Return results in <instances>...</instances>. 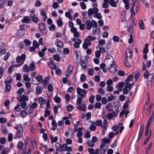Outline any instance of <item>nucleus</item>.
<instances>
[{
	"mask_svg": "<svg viewBox=\"0 0 154 154\" xmlns=\"http://www.w3.org/2000/svg\"><path fill=\"white\" fill-rule=\"evenodd\" d=\"M15 128L17 130V132L16 134V136L14 137V138L17 139V138H19L22 137L23 132V126L21 125H19L15 127Z\"/></svg>",
	"mask_w": 154,
	"mask_h": 154,
	"instance_id": "1",
	"label": "nucleus"
},
{
	"mask_svg": "<svg viewBox=\"0 0 154 154\" xmlns=\"http://www.w3.org/2000/svg\"><path fill=\"white\" fill-rule=\"evenodd\" d=\"M77 92L79 95L78 97H79L80 95L81 97H83L85 96L87 91L84 89H82L79 87H78L77 88Z\"/></svg>",
	"mask_w": 154,
	"mask_h": 154,
	"instance_id": "2",
	"label": "nucleus"
},
{
	"mask_svg": "<svg viewBox=\"0 0 154 154\" xmlns=\"http://www.w3.org/2000/svg\"><path fill=\"white\" fill-rule=\"evenodd\" d=\"M132 52L131 51L129 48L126 49L125 59H128L130 60L132 57Z\"/></svg>",
	"mask_w": 154,
	"mask_h": 154,
	"instance_id": "3",
	"label": "nucleus"
},
{
	"mask_svg": "<svg viewBox=\"0 0 154 154\" xmlns=\"http://www.w3.org/2000/svg\"><path fill=\"white\" fill-rule=\"evenodd\" d=\"M39 26L41 32L43 34H45L46 33V30L45 26L43 23H40L39 24Z\"/></svg>",
	"mask_w": 154,
	"mask_h": 154,
	"instance_id": "4",
	"label": "nucleus"
},
{
	"mask_svg": "<svg viewBox=\"0 0 154 154\" xmlns=\"http://www.w3.org/2000/svg\"><path fill=\"white\" fill-rule=\"evenodd\" d=\"M134 3L133 4V6L131 8V15L132 16H134L137 14L138 12V9L137 7H136V8L135 9V10L134 9Z\"/></svg>",
	"mask_w": 154,
	"mask_h": 154,
	"instance_id": "5",
	"label": "nucleus"
},
{
	"mask_svg": "<svg viewBox=\"0 0 154 154\" xmlns=\"http://www.w3.org/2000/svg\"><path fill=\"white\" fill-rule=\"evenodd\" d=\"M55 44L57 47L60 48H63V42L61 41L60 40L57 39L55 42Z\"/></svg>",
	"mask_w": 154,
	"mask_h": 154,
	"instance_id": "6",
	"label": "nucleus"
},
{
	"mask_svg": "<svg viewBox=\"0 0 154 154\" xmlns=\"http://www.w3.org/2000/svg\"><path fill=\"white\" fill-rule=\"evenodd\" d=\"M116 65L115 64H111L110 65V67L109 68L110 72L112 73H115L117 72V69L115 67Z\"/></svg>",
	"mask_w": 154,
	"mask_h": 154,
	"instance_id": "7",
	"label": "nucleus"
},
{
	"mask_svg": "<svg viewBox=\"0 0 154 154\" xmlns=\"http://www.w3.org/2000/svg\"><path fill=\"white\" fill-rule=\"evenodd\" d=\"M108 147L106 146L105 143H102L100 146V151L105 154Z\"/></svg>",
	"mask_w": 154,
	"mask_h": 154,
	"instance_id": "8",
	"label": "nucleus"
},
{
	"mask_svg": "<svg viewBox=\"0 0 154 154\" xmlns=\"http://www.w3.org/2000/svg\"><path fill=\"white\" fill-rule=\"evenodd\" d=\"M144 128L142 126L140 127V128L139 131L138 137L137 141H138L140 140V138L142 137L143 135V134L144 131Z\"/></svg>",
	"mask_w": 154,
	"mask_h": 154,
	"instance_id": "9",
	"label": "nucleus"
},
{
	"mask_svg": "<svg viewBox=\"0 0 154 154\" xmlns=\"http://www.w3.org/2000/svg\"><path fill=\"white\" fill-rule=\"evenodd\" d=\"M154 119V112H153L152 114L149 119L148 121L147 126H149L152 122Z\"/></svg>",
	"mask_w": 154,
	"mask_h": 154,
	"instance_id": "10",
	"label": "nucleus"
},
{
	"mask_svg": "<svg viewBox=\"0 0 154 154\" xmlns=\"http://www.w3.org/2000/svg\"><path fill=\"white\" fill-rule=\"evenodd\" d=\"M22 63H20L18 64H15L14 65V67L15 66L16 67H20V66L22 65H23L24 62V61L25 60L26 58V55L24 54H22Z\"/></svg>",
	"mask_w": 154,
	"mask_h": 154,
	"instance_id": "11",
	"label": "nucleus"
},
{
	"mask_svg": "<svg viewBox=\"0 0 154 154\" xmlns=\"http://www.w3.org/2000/svg\"><path fill=\"white\" fill-rule=\"evenodd\" d=\"M43 91L42 87L40 86L36 87V93L38 95L41 94Z\"/></svg>",
	"mask_w": 154,
	"mask_h": 154,
	"instance_id": "12",
	"label": "nucleus"
},
{
	"mask_svg": "<svg viewBox=\"0 0 154 154\" xmlns=\"http://www.w3.org/2000/svg\"><path fill=\"white\" fill-rule=\"evenodd\" d=\"M106 108L108 111H112L113 109V106L112 104L111 103H108L106 106Z\"/></svg>",
	"mask_w": 154,
	"mask_h": 154,
	"instance_id": "13",
	"label": "nucleus"
},
{
	"mask_svg": "<svg viewBox=\"0 0 154 154\" xmlns=\"http://www.w3.org/2000/svg\"><path fill=\"white\" fill-rule=\"evenodd\" d=\"M30 20L28 16H26L24 17L22 20L21 21L23 23H30Z\"/></svg>",
	"mask_w": 154,
	"mask_h": 154,
	"instance_id": "14",
	"label": "nucleus"
},
{
	"mask_svg": "<svg viewBox=\"0 0 154 154\" xmlns=\"http://www.w3.org/2000/svg\"><path fill=\"white\" fill-rule=\"evenodd\" d=\"M76 108L77 109L82 111H85L86 110L85 106L84 104H82L79 105L77 106Z\"/></svg>",
	"mask_w": 154,
	"mask_h": 154,
	"instance_id": "15",
	"label": "nucleus"
},
{
	"mask_svg": "<svg viewBox=\"0 0 154 154\" xmlns=\"http://www.w3.org/2000/svg\"><path fill=\"white\" fill-rule=\"evenodd\" d=\"M28 98L26 95L23 94L20 97V98L19 100L18 101H22L25 102L26 101H28Z\"/></svg>",
	"mask_w": 154,
	"mask_h": 154,
	"instance_id": "16",
	"label": "nucleus"
},
{
	"mask_svg": "<svg viewBox=\"0 0 154 154\" xmlns=\"http://www.w3.org/2000/svg\"><path fill=\"white\" fill-rule=\"evenodd\" d=\"M85 24L87 25V29L88 30H90L92 28V25L90 20H87L85 22Z\"/></svg>",
	"mask_w": 154,
	"mask_h": 154,
	"instance_id": "17",
	"label": "nucleus"
},
{
	"mask_svg": "<svg viewBox=\"0 0 154 154\" xmlns=\"http://www.w3.org/2000/svg\"><path fill=\"white\" fill-rule=\"evenodd\" d=\"M82 42L81 40L79 39H78V41L75 42L74 45V46L76 48H78L79 47V44Z\"/></svg>",
	"mask_w": 154,
	"mask_h": 154,
	"instance_id": "18",
	"label": "nucleus"
},
{
	"mask_svg": "<svg viewBox=\"0 0 154 154\" xmlns=\"http://www.w3.org/2000/svg\"><path fill=\"white\" fill-rule=\"evenodd\" d=\"M39 101L41 106L42 104H44L46 103V100L44 99L43 97H40L39 98Z\"/></svg>",
	"mask_w": 154,
	"mask_h": 154,
	"instance_id": "19",
	"label": "nucleus"
},
{
	"mask_svg": "<svg viewBox=\"0 0 154 154\" xmlns=\"http://www.w3.org/2000/svg\"><path fill=\"white\" fill-rule=\"evenodd\" d=\"M30 70L32 71L35 70V64L34 63H31L29 65Z\"/></svg>",
	"mask_w": 154,
	"mask_h": 154,
	"instance_id": "20",
	"label": "nucleus"
},
{
	"mask_svg": "<svg viewBox=\"0 0 154 154\" xmlns=\"http://www.w3.org/2000/svg\"><path fill=\"white\" fill-rule=\"evenodd\" d=\"M122 125H123V123L120 122L118 124V125H117L115 126L112 127V128L113 130V131H115L117 130L118 128H119V127L120 126H122Z\"/></svg>",
	"mask_w": 154,
	"mask_h": 154,
	"instance_id": "21",
	"label": "nucleus"
},
{
	"mask_svg": "<svg viewBox=\"0 0 154 154\" xmlns=\"http://www.w3.org/2000/svg\"><path fill=\"white\" fill-rule=\"evenodd\" d=\"M23 142L21 141H20L18 142L17 147L20 150H21L23 148Z\"/></svg>",
	"mask_w": 154,
	"mask_h": 154,
	"instance_id": "22",
	"label": "nucleus"
},
{
	"mask_svg": "<svg viewBox=\"0 0 154 154\" xmlns=\"http://www.w3.org/2000/svg\"><path fill=\"white\" fill-rule=\"evenodd\" d=\"M25 111H26L27 114L31 113L33 111V110L30 106H27L25 109Z\"/></svg>",
	"mask_w": 154,
	"mask_h": 154,
	"instance_id": "23",
	"label": "nucleus"
},
{
	"mask_svg": "<svg viewBox=\"0 0 154 154\" xmlns=\"http://www.w3.org/2000/svg\"><path fill=\"white\" fill-rule=\"evenodd\" d=\"M5 92L8 93L10 92L11 89V87L10 84H5Z\"/></svg>",
	"mask_w": 154,
	"mask_h": 154,
	"instance_id": "24",
	"label": "nucleus"
},
{
	"mask_svg": "<svg viewBox=\"0 0 154 154\" xmlns=\"http://www.w3.org/2000/svg\"><path fill=\"white\" fill-rule=\"evenodd\" d=\"M12 80L11 77H8L5 81V84H10L12 82Z\"/></svg>",
	"mask_w": 154,
	"mask_h": 154,
	"instance_id": "25",
	"label": "nucleus"
},
{
	"mask_svg": "<svg viewBox=\"0 0 154 154\" xmlns=\"http://www.w3.org/2000/svg\"><path fill=\"white\" fill-rule=\"evenodd\" d=\"M36 80L38 82L43 83V78L41 75H38L35 77Z\"/></svg>",
	"mask_w": 154,
	"mask_h": 154,
	"instance_id": "26",
	"label": "nucleus"
},
{
	"mask_svg": "<svg viewBox=\"0 0 154 154\" xmlns=\"http://www.w3.org/2000/svg\"><path fill=\"white\" fill-rule=\"evenodd\" d=\"M124 83L123 82L119 83L116 86V87L118 88L119 90H122V88L123 87Z\"/></svg>",
	"mask_w": 154,
	"mask_h": 154,
	"instance_id": "27",
	"label": "nucleus"
},
{
	"mask_svg": "<svg viewBox=\"0 0 154 154\" xmlns=\"http://www.w3.org/2000/svg\"><path fill=\"white\" fill-rule=\"evenodd\" d=\"M109 3L110 5L114 7H116L117 5L114 0H110Z\"/></svg>",
	"mask_w": 154,
	"mask_h": 154,
	"instance_id": "28",
	"label": "nucleus"
},
{
	"mask_svg": "<svg viewBox=\"0 0 154 154\" xmlns=\"http://www.w3.org/2000/svg\"><path fill=\"white\" fill-rule=\"evenodd\" d=\"M22 54L21 56H18L16 58V61L18 63H21L22 62Z\"/></svg>",
	"mask_w": 154,
	"mask_h": 154,
	"instance_id": "29",
	"label": "nucleus"
},
{
	"mask_svg": "<svg viewBox=\"0 0 154 154\" xmlns=\"http://www.w3.org/2000/svg\"><path fill=\"white\" fill-rule=\"evenodd\" d=\"M23 70L26 73L28 72L29 71H30L29 67L26 64L24 65L23 67Z\"/></svg>",
	"mask_w": 154,
	"mask_h": 154,
	"instance_id": "30",
	"label": "nucleus"
},
{
	"mask_svg": "<svg viewBox=\"0 0 154 154\" xmlns=\"http://www.w3.org/2000/svg\"><path fill=\"white\" fill-rule=\"evenodd\" d=\"M94 123V124H95L97 126H99L100 127H102V122L101 120H98L96 121L95 123Z\"/></svg>",
	"mask_w": 154,
	"mask_h": 154,
	"instance_id": "31",
	"label": "nucleus"
},
{
	"mask_svg": "<svg viewBox=\"0 0 154 154\" xmlns=\"http://www.w3.org/2000/svg\"><path fill=\"white\" fill-rule=\"evenodd\" d=\"M73 69V66L71 65H69L68 68L67 72H69V73H72V72Z\"/></svg>",
	"mask_w": 154,
	"mask_h": 154,
	"instance_id": "32",
	"label": "nucleus"
},
{
	"mask_svg": "<svg viewBox=\"0 0 154 154\" xmlns=\"http://www.w3.org/2000/svg\"><path fill=\"white\" fill-rule=\"evenodd\" d=\"M139 27L141 29H144V24L142 20H141L139 22Z\"/></svg>",
	"mask_w": 154,
	"mask_h": 154,
	"instance_id": "33",
	"label": "nucleus"
},
{
	"mask_svg": "<svg viewBox=\"0 0 154 154\" xmlns=\"http://www.w3.org/2000/svg\"><path fill=\"white\" fill-rule=\"evenodd\" d=\"M21 104V107L23 108H25L27 106V103L25 101H18Z\"/></svg>",
	"mask_w": 154,
	"mask_h": 154,
	"instance_id": "34",
	"label": "nucleus"
},
{
	"mask_svg": "<svg viewBox=\"0 0 154 154\" xmlns=\"http://www.w3.org/2000/svg\"><path fill=\"white\" fill-rule=\"evenodd\" d=\"M60 19H58L57 21V24L60 27L63 24V22L62 21V19L60 17H59Z\"/></svg>",
	"mask_w": 154,
	"mask_h": 154,
	"instance_id": "35",
	"label": "nucleus"
},
{
	"mask_svg": "<svg viewBox=\"0 0 154 154\" xmlns=\"http://www.w3.org/2000/svg\"><path fill=\"white\" fill-rule=\"evenodd\" d=\"M94 13V12L92 9L90 8L88 9V11L87 12L88 14V16L90 18L91 17V16Z\"/></svg>",
	"mask_w": 154,
	"mask_h": 154,
	"instance_id": "36",
	"label": "nucleus"
},
{
	"mask_svg": "<svg viewBox=\"0 0 154 154\" xmlns=\"http://www.w3.org/2000/svg\"><path fill=\"white\" fill-rule=\"evenodd\" d=\"M87 12L86 11H85L83 12V13L82 14V16L84 20V22H85V20H87Z\"/></svg>",
	"mask_w": 154,
	"mask_h": 154,
	"instance_id": "37",
	"label": "nucleus"
},
{
	"mask_svg": "<svg viewBox=\"0 0 154 154\" xmlns=\"http://www.w3.org/2000/svg\"><path fill=\"white\" fill-rule=\"evenodd\" d=\"M32 21L35 23H37L38 20V18L35 15H33L32 17Z\"/></svg>",
	"mask_w": 154,
	"mask_h": 154,
	"instance_id": "38",
	"label": "nucleus"
},
{
	"mask_svg": "<svg viewBox=\"0 0 154 154\" xmlns=\"http://www.w3.org/2000/svg\"><path fill=\"white\" fill-rule=\"evenodd\" d=\"M27 114L25 110H22L20 113V116L23 118L25 117Z\"/></svg>",
	"mask_w": 154,
	"mask_h": 154,
	"instance_id": "39",
	"label": "nucleus"
},
{
	"mask_svg": "<svg viewBox=\"0 0 154 154\" xmlns=\"http://www.w3.org/2000/svg\"><path fill=\"white\" fill-rule=\"evenodd\" d=\"M81 66L83 69H85L86 68L87 66L86 63L85 61L84 60L81 61Z\"/></svg>",
	"mask_w": 154,
	"mask_h": 154,
	"instance_id": "40",
	"label": "nucleus"
},
{
	"mask_svg": "<svg viewBox=\"0 0 154 154\" xmlns=\"http://www.w3.org/2000/svg\"><path fill=\"white\" fill-rule=\"evenodd\" d=\"M24 80L26 81L29 82L30 80V79L28 76L27 74H24L23 75Z\"/></svg>",
	"mask_w": 154,
	"mask_h": 154,
	"instance_id": "41",
	"label": "nucleus"
},
{
	"mask_svg": "<svg viewBox=\"0 0 154 154\" xmlns=\"http://www.w3.org/2000/svg\"><path fill=\"white\" fill-rule=\"evenodd\" d=\"M82 98L83 97H78V98L76 101V103L77 104L79 105L81 104L83 100Z\"/></svg>",
	"mask_w": 154,
	"mask_h": 154,
	"instance_id": "42",
	"label": "nucleus"
},
{
	"mask_svg": "<svg viewBox=\"0 0 154 154\" xmlns=\"http://www.w3.org/2000/svg\"><path fill=\"white\" fill-rule=\"evenodd\" d=\"M86 80V77L85 75L84 74H82L80 77V81L84 82Z\"/></svg>",
	"mask_w": 154,
	"mask_h": 154,
	"instance_id": "43",
	"label": "nucleus"
},
{
	"mask_svg": "<svg viewBox=\"0 0 154 154\" xmlns=\"http://www.w3.org/2000/svg\"><path fill=\"white\" fill-rule=\"evenodd\" d=\"M128 59H125V65L127 67H130L131 66V64L129 62Z\"/></svg>",
	"mask_w": 154,
	"mask_h": 154,
	"instance_id": "44",
	"label": "nucleus"
},
{
	"mask_svg": "<svg viewBox=\"0 0 154 154\" xmlns=\"http://www.w3.org/2000/svg\"><path fill=\"white\" fill-rule=\"evenodd\" d=\"M94 70L93 68H90L88 71V74L90 75H92L94 73Z\"/></svg>",
	"mask_w": 154,
	"mask_h": 154,
	"instance_id": "45",
	"label": "nucleus"
},
{
	"mask_svg": "<svg viewBox=\"0 0 154 154\" xmlns=\"http://www.w3.org/2000/svg\"><path fill=\"white\" fill-rule=\"evenodd\" d=\"M67 147V146L66 144H63L62 145V149L60 150V151L62 152L63 151H66V150Z\"/></svg>",
	"mask_w": 154,
	"mask_h": 154,
	"instance_id": "46",
	"label": "nucleus"
},
{
	"mask_svg": "<svg viewBox=\"0 0 154 154\" xmlns=\"http://www.w3.org/2000/svg\"><path fill=\"white\" fill-rule=\"evenodd\" d=\"M88 145L90 147H93L94 146V144L92 141L88 140L87 142Z\"/></svg>",
	"mask_w": 154,
	"mask_h": 154,
	"instance_id": "47",
	"label": "nucleus"
},
{
	"mask_svg": "<svg viewBox=\"0 0 154 154\" xmlns=\"http://www.w3.org/2000/svg\"><path fill=\"white\" fill-rule=\"evenodd\" d=\"M133 77V75L131 74L129 75L127 78L126 80L125 81V82H130Z\"/></svg>",
	"mask_w": 154,
	"mask_h": 154,
	"instance_id": "48",
	"label": "nucleus"
},
{
	"mask_svg": "<svg viewBox=\"0 0 154 154\" xmlns=\"http://www.w3.org/2000/svg\"><path fill=\"white\" fill-rule=\"evenodd\" d=\"M53 58L56 61H59L60 60V58L59 56L57 55H54Z\"/></svg>",
	"mask_w": 154,
	"mask_h": 154,
	"instance_id": "49",
	"label": "nucleus"
},
{
	"mask_svg": "<svg viewBox=\"0 0 154 154\" xmlns=\"http://www.w3.org/2000/svg\"><path fill=\"white\" fill-rule=\"evenodd\" d=\"M98 43L100 46H103L105 43V41L103 39L99 40L98 41Z\"/></svg>",
	"mask_w": 154,
	"mask_h": 154,
	"instance_id": "50",
	"label": "nucleus"
},
{
	"mask_svg": "<svg viewBox=\"0 0 154 154\" xmlns=\"http://www.w3.org/2000/svg\"><path fill=\"white\" fill-rule=\"evenodd\" d=\"M98 91L99 93L101 95H103L105 94V92L103 89L102 88H100L98 89Z\"/></svg>",
	"mask_w": 154,
	"mask_h": 154,
	"instance_id": "51",
	"label": "nucleus"
},
{
	"mask_svg": "<svg viewBox=\"0 0 154 154\" xmlns=\"http://www.w3.org/2000/svg\"><path fill=\"white\" fill-rule=\"evenodd\" d=\"M51 141L52 143L53 142H56L58 140V137L57 136L55 137L54 138L52 136H51Z\"/></svg>",
	"mask_w": 154,
	"mask_h": 154,
	"instance_id": "52",
	"label": "nucleus"
},
{
	"mask_svg": "<svg viewBox=\"0 0 154 154\" xmlns=\"http://www.w3.org/2000/svg\"><path fill=\"white\" fill-rule=\"evenodd\" d=\"M10 56V53L9 52L7 53L3 57V59L5 60H6Z\"/></svg>",
	"mask_w": 154,
	"mask_h": 154,
	"instance_id": "53",
	"label": "nucleus"
},
{
	"mask_svg": "<svg viewBox=\"0 0 154 154\" xmlns=\"http://www.w3.org/2000/svg\"><path fill=\"white\" fill-rule=\"evenodd\" d=\"M152 143H150L149 145L148 146L146 149V153H148L150 151V149L152 146Z\"/></svg>",
	"mask_w": 154,
	"mask_h": 154,
	"instance_id": "54",
	"label": "nucleus"
},
{
	"mask_svg": "<svg viewBox=\"0 0 154 154\" xmlns=\"http://www.w3.org/2000/svg\"><path fill=\"white\" fill-rule=\"evenodd\" d=\"M87 39L88 40H90L91 42V41H93L94 40L96 39V38L95 36L92 37L91 36L89 35L88 36Z\"/></svg>",
	"mask_w": 154,
	"mask_h": 154,
	"instance_id": "55",
	"label": "nucleus"
},
{
	"mask_svg": "<svg viewBox=\"0 0 154 154\" xmlns=\"http://www.w3.org/2000/svg\"><path fill=\"white\" fill-rule=\"evenodd\" d=\"M24 42L27 46H29L31 43L30 40L26 39L24 40Z\"/></svg>",
	"mask_w": 154,
	"mask_h": 154,
	"instance_id": "56",
	"label": "nucleus"
},
{
	"mask_svg": "<svg viewBox=\"0 0 154 154\" xmlns=\"http://www.w3.org/2000/svg\"><path fill=\"white\" fill-rule=\"evenodd\" d=\"M60 98L57 96H55L54 98V100L57 103H59L60 102Z\"/></svg>",
	"mask_w": 154,
	"mask_h": 154,
	"instance_id": "57",
	"label": "nucleus"
},
{
	"mask_svg": "<svg viewBox=\"0 0 154 154\" xmlns=\"http://www.w3.org/2000/svg\"><path fill=\"white\" fill-rule=\"evenodd\" d=\"M55 26L54 24H52L49 27V29L50 31H53L55 30Z\"/></svg>",
	"mask_w": 154,
	"mask_h": 154,
	"instance_id": "58",
	"label": "nucleus"
},
{
	"mask_svg": "<svg viewBox=\"0 0 154 154\" xmlns=\"http://www.w3.org/2000/svg\"><path fill=\"white\" fill-rule=\"evenodd\" d=\"M40 14L43 17H44L45 19H47V17L46 15V14L44 11H42L41 12Z\"/></svg>",
	"mask_w": 154,
	"mask_h": 154,
	"instance_id": "59",
	"label": "nucleus"
},
{
	"mask_svg": "<svg viewBox=\"0 0 154 154\" xmlns=\"http://www.w3.org/2000/svg\"><path fill=\"white\" fill-rule=\"evenodd\" d=\"M73 109V106L70 104L67 107V110L69 111H71Z\"/></svg>",
	"mask_w": 154,
	"mask_h": 154,
	"instance_id": "60",
	"label": "nucleus"
},
{
	"mask_svg": "<svg viewBox=\"0 0 154 154\" xmlns=\"http://www.w3.org/2000/svg\"><path fill=\"white\" fill-rule=\"evenodd\" d=\"M113 117V115L110 112H109L107 114V118L108 119H111Z\"/></svg>",
	"mask_w": 154,
	"mask_h": 154,
	"instance_id": "61",
	"label": "nucleus"
},
{
	"mask_svg": "<svg viewBox=\"0 0 154 154\" xmlns=\"http://www.w3.org/2000/svg\"><path fill=\"white\" fill-rule=\"evenodd\" d=\"M13 135L12 134L9 133L8 134V139L9 141L10 142L12 141L13 139Z\"/></svg>",
	"mask_w": 154,
	"mask_h": 154,
	"instance_id": "62",
	"label": "nucleus"
},
{
	"mask_svg": "<svg viewBox=\"0 0 154 154\" xmlns=\"http://www.w3.org/2000/svg\"><path fill=\"white\" fill-rule=\"evenodd\" d=\"M101 106V103L100 102H97L95 104V107L97 109L100 108Z\"/></svg>",
	"mask_w": 154,
	"mask_h": 154,
	"instance_id": "63",
	"label": "nucleus"
},
{
	"mask_svg": "<svg viewBox=\"0 0 154 154\" xmlns=\"http://www.w3.org/2000/svg\"><path fill=\"white\" fill-rule=\"evenodd\" d=\"M80 6L83 9H85L86 8V6L85 4L83 2H81L80 3Z\"/></svg>",
	"mask_w": 154,
	"mask_h": 154,
	"instance_id": "64",
	"label": "nucleus"
}]
</instances>
